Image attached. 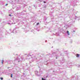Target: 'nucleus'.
Returning a JSON list of instances; mask_svg holds the SVG:
<instances>
[{
    "instance_id": "obj_2",
    "label": "nucleus",
    "mask_w": 80,
    "mask_h": 80,
    "mask_svg": "<svg viewBox=\"0 0 80 80\" xmlns=\"http://www.w3.org/2000/svg\"><path fill=\"white\" fill-rule=\"evenodd\" d=\"M80 55L77 54L76 55V57H79V56Z\"/></svg>"
},
{
    "instance_id": "obj_1",
    "label": "nucleus",
    "mask_w": 80,
    "mask_h": 80,
    "mask_svg": "<svg viewBox=\"0 0 80 80\" xmlns=\"http://www.w3.org/2000/svg\"><path fill=\"white\" fill-rule=\"evenodd\" d=\"M67 33H68V35H70V33H69V31H67Z\"/></svg>"
},
{
    "instance_id": "obj_4",
    "label": "nucleus",
    "mask_w": 80,
    "mask_h": 80,
    "mask_svg": "<svg viewBox=\"0 0 80 80\" xmlns=\"http://www.w3.org/2000/svg\"><path fill=\"white\" fill-rule=\"evenodd\" d=\"M0 79L1 80H3V78H0Z\"/></svg>"
},
{
    "instance_id": "obj_6",
    "label": "nucleus",
    "mask_w": 80,
    "mask_h": 80,
    "mask_svg": "<svg viewBox=\"0 0 80 80\" xmlns=\"http://www.w3.org/2000/svg\"><path fill=\"white\" fill-rule=\"evenodd\" d=\"M42 80H45V79H44V78H42Z\"/></svg>"
},
{
    "instance_id": "obj_5",
    "label": "nucleus",
    "mask_w": 80,
    "mask_h": 80,
    "mask_svg": "<svg viewBox=\"0 0 80 80\" xmlns=\"http://www.w3.org/2000/svg\"><path fill=\"white\" fill-rule=\"evenodd\" d=\"M13 77V74H11V77Z\"/></svg>"
},
{
    "instance_id": "obj_10",
    "label": "nucleus",
    "mask_w": 80,
    "mask_h": 80,
    "mask_svg": "<svg viewBox=\"0 0 80 80\" xmlns=\"http://www.w3.org/2000/svg\"><path fill=\"white\" fill-rule=\"evenodd\" d=\"M9 16H11V14H9Z\"/></svg>"
},
{
    "instance_id": "obj_9",
    "label": "nucleus",
    "mask_w": 80,
    "mask_h": 80,
    "mask_svg": "<svg viewBox=\"0 0 80 80\" xmlns=\"http://www.w3.org/2000/svg\"><path fill=\"white\" fill-rule=\"evenodd\" d=\"M44 3H46L44 1Z\"/></svg>"
},
{
    "instance_id": "obj_8",
    "label": "nucleus",
    "mask_w": 80,
    "mask_h": 80,
    "mask_svg": "<svg viewBox=\"0 0 80 80\" xmlns=\"http://www.w3.org/2000/svg\"><path fill=\"white\" fill-rule=\"evenodd\" d=\"M37 25H39V23L38 22V23H37Z\"/></svg>"
},
{
    "instance_id": "obj_3",
    "label": "nucleus",
    "mask_w": 80,
    "mask_h": 80,
    "mask_svg": "<svg viewBox=\"0 0 80 80\" xmlns=\"http://www.w3.org/2000/svg\"><path fill=\"white\" fill-rule=\"evenodd\" d=\"M4 61H3V60H1L2 64H3V62Z\"/></svg>"
},
{
    "instance_id": "obj_7",
    "label": "nucleus",
    "mask_w": 80,
    "mask_h": 80,
    "mask_svg": "<svg viewBox=\"0 0 80 80\" xmlns=\"http://www.w3.org/2000/svg\"><path fill=\"white\" fill-rule=\"evenodd\" d=\"M7 5H8V4H6V5H5V6H7Z\"/></svg>"
}]
</instances>
